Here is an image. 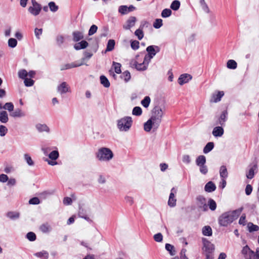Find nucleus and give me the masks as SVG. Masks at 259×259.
<instances>
[{"label":"nucleus","mask_w":259,"mask_h":259,"mask_svg":"<svg viewBox=\"0 0 259 259\" xmlns=\"http://www.w3.org/2000/svg\"><path fill=\"white\" fill-rule=\"evenodd\" d=\"M163 114V111L160 107H155L152 110L151 118L144 124V130L158 128L161 123Z\"/></svg>","instance_id":"1"},{"label":"nucleus","mask_w":259,"mask_h":259,"mask_svg":"<svg viewBox=\"0 0 259 259\" xmlns=\"http://www.w3.org/2000/svg\"><path fill=\"white\" fill-rule=\"evenodd\" d=\"M243 208L227 211L222 214L219 218V223L220 226L226 227L236 220L240 214Z\"/></svg>","instance_id":"2"},{"label":"nucleus","mask_w":259,"mask_h":259,"mask_svg":"<svg viewBox=\"0 0 259 259\" xmlns=\"http://www.w3.org/2000/svg\"><path fill=\"white\" fill-rule=\"evenodd\" d=\"M96 156L100 161H108L113 158V154L110 149L103 147L98 150Z\"/></svg>","instance_id":"3"},{"label":"nucleus","mask_w":259,"mask_h":259,"mask_svg":"<svg viewBox=\"0 0 259 259\" xmlns=\"http://www.w3.org/2000/svg\"><path fill=\"white\" fill-rule=\"evenodd\" d=\"M141 57V55L136 56L135 60L131 64L138 71H145L148 68L150 61L146 60V58L144 57L143 61L142 62V60H140Z\"/></svg>","instance_id":"4"},{"label":"nucleus","mask_w":259,"mask_h":259,"mask_svg":"<svg viewBox=\"0 0 259 259\" xmlns=\"http://www.w3.org/2000/svg\"><path fill=\"white\" fill-rule=\"evenodd\" d=\"M133 123V120L131 117L125 116L117 120V127L121 130L129 129Z\"/></svg>","instance_id":"5"},{"label":"nucleus","mask_w":259,"mask_h":259,"mask_svg":"<svg viewBox=\"0 0 259 259\" xmlns=\"http://www.w3.org/2000/svg\"><path fill=\"white\" fill-rule=\"evenodd\" d=\"M31 1L32 6L28 8V11L32 15L36 16L40 14L42 7L36 0H31Z\"/></svg>","instance_id":"6"},{"label":"nucleus","mask_w":259,"mask_h":259,"mask_svg":"<svg viewBox=\"0 0 259 259\" xmlns=\"http://www.w3.org/2000/svg\"><path fill=\"white\" fill-rule=\"evenodd\" d=\"M146 51L148 54L145 55L144 57L146 60L147 59L150 62L156 53L159 51V48L156 46H150L146 48Z\"/></svg>","instance_id":"7"},{"label":"nucleus","mask_w":259,"mask_h":259,"mask_svg":"<svg viewBox=\"0 0 259 259\" xmlns=\"http://www.w3.org/2000/svg\"><path fill=\"white\" fill-rule=\"evenodd\" d=\"M196 200L197 205L201 210L206 211L208 210L207 201L204 197L199 196L197 197Z\"/></svg>","instance_id":"8"},{"label":"nucleus","mask_w":259,"mask_h":259,"mask_svg":"<svg viewBox=\"0 0 259 259\" xmlns=\"http://www.w3.org/2000/svg\"><path fill=\"white\" fill-rule=\"evenodd\" d=\"M177 194V190L175 188H172L169 196L168 201V205L170 207H174L176 205L177 199L176 198V194Z\"/></svg>","instance_id":"9"},{"label":"nucleus","mask_w":259,"mask_h":259,"mask_svg":"<svg viewBox=\"0 0 259 259\" xmlns=\"http://www.w3.org/2000/svg\"><path fill=\"white\" fill-rule=\"evenodd\" d=\"M241 253L246 259H251L254 254V252L249 248L248 245L243 247Z\"/></svg>","instance_id":"10"},{"label":"nucleus","mask_w":259,"mask_h":259,"mask_svg":"<svg viewBox=\"0 0 259 259\" xmlns=\"http://www.w3.org/2000/svg\"><path fill=\"white\" fill-rule=\"evenodd\" d=\"M192 78L191 75L187 73H184L180 76L178 78V83L181 85L188 82Z\"/></svg>","instance_id":"11"},{"label":"nucleus","mask_w":259,"mask_h":259,"mask_svg":"<svg viewBox=\"0 0 259 259\" xmlns=\"http://www.w3.org/2000/svg\"><path fill=\"white\" fill-rule=\"evenodd\" d=\"M203 243L206 252L212 253L214 249V246L206 239H203Z\"/></svg>","instance_id":"12"},{"label":"nucleus","mask_w":259,"mask_h":259,"mask_svg":"<svg viewBox=\"0 0 259 259\" xmlns=\"http://www.w3.org/2000/svg\"><path fill=\"white\" fill-rule=\"evenodd\" d=\"M70 88L66 82H62L57 87L58 92L61 94H64L70 92Z\"/></svg>","instance_id":"13"},{"label":"nucleus","mask_w":259,"mask_h":259,"mask_svg":"<svg viewBox=\"0 0 259 259\" xmlns=\"http://www.w3.org/2000/svg\"><path fill=\"white\" fill-rule=\"evenodd\" d=\"M148 24V23L146 21H144L141 23L139 29H137L135 32V34L139 40H141L144 37V33L143 31V29L144 26Z\"/></svg>","instance_id":"14"},{"label":"nucleus","mask_w":259,"mask_h":259,"mask_svg":"<svg viewBox=\"0 0 259 259\" xmlns=\"http://www.w3.org/2000/svg\"><path fill=\"white\" fill-rule=\"evenodd\" d=\"M137 19L135 17H130L126 22V24L123 25V28L125 29H130L136 23Z\"/></svg>","instance_id":"15"},{"label":"nucleus","mask_w":259,"mask_h":259,"mask_svg":"<svg viewBox=\"0 0 259 259\" xmlns=\"http://www.w3.org/2000/svg\"><path fill=\"white\" fill-rule=\"evenodd\" d=\"M83 64V62H81L80 63H76L75 62H73L71 63H68V64H66L65 65H62L60 69H61V70L69 69H71L72 68L80 66L82 65Z\"/></svg>","instance_id":"16"},{"label":"nucleus","mask_w":259,"mask_h":259,"mask_svg":"<svg viewBox=\"0 0 259 259\" xmlns=\"http://www.w3.org/2000/svg\"><path fill=\"white\" fill-rule=\"evenodd\" d=\"M224 95V93L223 91H219L217 94H213L210 100V102L217 103L219 102Z\"/></svg>","instance_id":"17"},{"label":"nucleus","mask_w":259,"mask_h":259,"mask_svg":"<svg viewBox=\"0 0 259 259\" xmlns=\"http://www.w3.org/2000/svg\"><path fill=\"white\" fill-rule=\"evenodd\" d=\"M257 168L256 163H254L253 165L250 168L248 172L246 174V177L249 179H251L254 175V171Z\"/></svg>","instance_id":"18"},{"label":"nucleus","mask_w":259,"mask_h":259,"mask_svg":"<svg viewBox=\"0 0 259 259\" xmlns=\"http://www.w3.org/2000/svg\"><path fill=\"white\" fill-rule=\"evenodd\" d=\"M73 40L77 42L83 38V32L79 31H75L72 33Z\"/></svg>","instance_id":"19"},{"label":"nucleus","mask_w":259,"mask_h":259,"mask_svg":"<svg viewBox=\"0 0 259 259\" xmlns=\"http://www.w3.org/2000/svg\"><path fill=\"white\" fill-rule=\"evenodd\" d=\"M88 42L85 40H82L79 42L76 43L74 45V48L76 50L83 49L88 46Z\"/></svg>","instance_id":"20"},{"label":"nucleus","mask_w":259,"mask_h":259,"mask_svg":"<svg viewBox=\"0 0 259 259\" xmlns=\"http://www.w3.org/2000/svg\"><path fill=\"white\" fill-rule=\"evenodd\" d=\"M215 189L216 186L215 184L211 181L206 183L204 187L205 191L207 192H213L215 190Z\"/></svg>","instance_id":"21"},{"label":"nucleus","mask_w":259,"mask_h":259,"mask_svg":"<svg viewBox=\"0 0 259 259\" xmlns=\"http://www.w3.org/2000/svg\"><path fill=\"white\" fill-rule=\"evenodd\" d=\"M10 115L13 117H22L24 116V113L19 108L16 109L14 111H12L10 113Z\"/></svg>","instance_id":"22"},{"label":"nucleus","mask_w":259,"mask_h":259,"mask_svg":"<svg viewBox=\"0 0 259 259\" xmlns=\"http://www.w3.org/2000/svg\"><path fill=\"white\" fill-rule=\"evenodd\" d=\"M196 162L198 166L204 165L206 162L205 157L203 155L199 156L196 159Z\"/></svg>","instance_id":"23"},{"label":"nucleus","mask_w":259,"mask_h":259,"mask_svg":"<svg viewBox=\"0 0 259 259\" xmlns=\"http://www.w3.org/2000/svg\"><path fill=\"white\" fill-rule=\"evenodd\" d=\"M207 207L208 206L209 209L214 211L217 208V203L215 201L212 199H209L207 202Z\"/></svg>","instance_id":"24"},{"label":"nucleus","mask_w":259,"mask_h":259,"mask_svg":"<svg viewBox=\"0 0 259 259\" xmlns=\"http://www.w3.org/2000/svg\"><path fill=\"white\" fill-rule=\"evenodd\" d=\"M202 233L204 236H210L212 235V230L208 226H204L202 228Z\"/></svg>","instance_id":"25"},{"label":"nucleus","mask_w":259,"mask_h":259,"mask_svg":"<svg viewBox=\"0 0 259 259\" xmlns=\"http://www.w3.org/2000/svg\"><path fill=\"white\" fill-rule=\"evenodd\" d=\"M220 174L222 178L226 179L228 177V171L227 168L225 166L223 165L221 167L220 169Z\"/></svg>","instance_id":"26"},{"label":"nucleus","mask_w":259,"mask_h":259,"mask_svg":"<svg viewBox=\"0 0 259 259\" xmlns=\"http://www.w3.org/2000/svg\"><path fill=\"white\" fill-rule=\"evenodd\" d=\"M34 255L43 259H47L49 257V253L46 251H42L35 253Z\"/></svg>","instance_id":"27"},{"label":"nucleus","mask_w":259,"mask_h":259,"mask_svg":"<svg viewBox=\"0 0 259 259\" xmlns=\"http://www.w3.org/2000/svg\"><path fill=\"white\" fill-rule=\"evenodd\" d=\"M0 121L3 123L8 121V115L6 111H3L0 112Z\"/></svg>","instance_id":"28"},{"label":"nucleus","mask_w":259,"mask_h":259,"mask_svg":"<svg viewBox=\"0 0 259 259\" xmlns=\"http://www.w3.org/2000/svg\"><path fill=\"white\" fill-rule=\"evenodd\" d=\"M121 65L119 63L113 62L112 68L114 70L115 72L117 74H120L121 72Z\"/></svg>","instance_id":"29"},{"label":"nucleus","mask_w":259,"mask_h":259,"mask_svg":"<svg viewBox=\"0 0 259 259\" xmlns=\"http://www.w3.org/2000/svg\"><path fill=\"white\" fill-rule=\"evenodd\" d=\"M100 81L101 84L105 88H108L110 86L109 80L104 75H101L100 76Z\"/></svg>","instance_id":"30"},{"label":"nucleus","mask_w":259,"mask_h":259,"mask_svg":"<svg viewBox=\"0 0 259 259\" xmlns=\"http://www.w3.org/2000/svg\"><path fill=\"white\" fill-rule=\"evenodd\" d=\"M115 41L113 39H109L108 41L106 51H111L113 50L115 46Z\"/></svg>","instance_id":"31"},{"label":"nucleus","mask_w":259,"mask_h":259,"mask_svg":"<svg viewBox=\"0 0 259 259\" xmlns=\"http://www.w3.org/2000/svg\"><path fill=\"white\" fill-rule=\"evenodd\" d=\"M237 63L233 60H229L227 63V66L228 68L235 69L237 68Z\"/></svg>","instance_id":"32"},{"label":"nucleus","mask_w":259,"mask_h":259,"mask_svg":"<svg viewBox=\"0 0 259 259\" xmlns=\"http://www.w3.org/2000/svg\"><path fill=\"white\" fill-rule=\"evenodd\" d=\"M214 144L212 142L208 143L203 149V152L204 153H207L209 152L213 148Z\"/></svg>","instance_id":"33"},{"label":"nucleus","mask_w":259,"mask_h":259,"mask_svg":"<svg viewBox=\"0 0 259 259\" xmlns=\"http://www.w3.org/2000/svg\"><path fill=\"white\" fill-rule=\"evenodd\" d=\"M14 105L11 102L6 103L4 106H2V108L8 110L10 113L14 110Z\"/></svg>","instance_id":"34"},{"label":"nucleus","mask_w":259,"mask_h":259,"mask_svg":"<svg viewBox=\"0 0 259 259\" xmlns=\"http://www.w3.org/2000/svg\"><path fill=\"white\" fill-rule=\"evenodd\" d=\"M165 249L167 250L171 255H174L176 254V251L174 246L172 245L167 243L165 244Z\"/></svg>","instance_id":"35"},{"label":"nucleus","mask_w":259,"mask_h":259,"mask_svg":"<svg viewBox=\"0 0 259 259\" xmlns=\"http://www.w3.org/2000/svg\"><path fill=\"white\" fill-rule=\"evenodd\" d=\"M248 231L250 232L257 231L259 230V227L256 225H254L252 223H249L247 225Z\"/></svg>","instance_id":"36"},{"label":"nucleus","mask_w":259,"mask_h":259,"mask_svg":"<svg viewBox=\"0 0 259 259\" xmlns=\"http://www.w3.org/2000/svg\"><path fill=\"white\" fill-rule=\"evenodd\" d=\"M18 74L20 78L25 79L28 76V72L25 69H21L18 71Z\"/></svg>","instance_id":"37"},{"label":"nucleus","mask_w":259,"mask_h":259,"mask_svg":"<svg viewBox=\"0 0 259 259\" xmlns=\"http://www.w3.org/2000/svg\"><path fill=\"white\" fill-rule=\"evenodd\" d=\"M180 6V2L179 1L175 0L173 1L170 5V8L174 10H178Z\"/></svg>","instance_id":"38"},{"label":"nucleus","mask_w":259,"mask_h":259,"mask_svg":"<svg viewBox=\"0 0 259 259\" xmlns=\"http://www.w3.org/2000/svg\"><path fill=\"white\" fill-rule=\"evenodd\" d=\"M150 98L149 96H146L141 101V104L145 108H147L150 103Z\"/></svg>","instance_id":"39"},{"label":"nucleus","mask_w":259,"mask_h":259,"mask_svg":"<svg viewBox=\"0 0 259 259\" xmlns=\"http://www.w3.org/2000/svg\"><path fill=\"white\" fill-rule=\"evenodd\" d=\"M51 229L50 226L47 223L42 224L40 227V230L44 233L49 232L51 230Z\"/></svg>","instance_id":"40"},{"label":"nucleus","mask_w":259,"mask_h":259,"mask_svg":"<svg viewBox=\"0 0 259 259\" xmlns=\"http://www.w3.org/2000/svg\"><path fill=\"white\" fill-rule=\"evenodd\" d=\"M121 77L124 79L125 82H127L131 79V74L129 71H125L122 73Z\"/></svg>","instance_id":"41"},{"label":"nucleus","mask_w":259,"mask_h":259,"mask_svg":"<svg viewBox=\"0 0 259 259\" xmlns=\"http://www.w3.org/2000/svg\"><path fill=\"white\" fill-rule=\"evenodd\" d=\"M50 10L53 12H56L58 10V6L53 2H51L48 4Z\"/></svg>","instance_id":"42"},{"label":"nucleus","mask_w":259,"mask_h":259,"mask_svg":"<svg viewBox=\"0 0 259 259\" xmlns=\"http://www.w3.org/2000/svg\"><path fill=\"white\" fill-rule=\"evenodd\" d=\"M58 157L59 152L56 150L52 151L49 155V157L53 160H56Z\"/></svg>","instance_id":"43"},{"label":"nucleus","mask_w":259,"mask_h":259,"mask_svg":"<svg viewBox=\"0 0 259 259\" xmlns=\"http://www.w3.org/2000/svg\"><path fill=\"white\" fill-rule=\"evenodd\" d=\"M142 110L141 107L137 106L134 108L132 111V114L134 115L140 116L142 114Z\"/></svg>","instance_id":"44"},{"label":"nucleus","mask_w":259,"mask_h":259,"mask_svg":"<svg viewBox=\"0 0 259 259\" xmlns=\"http://www.w3.org/2000/svg\"><path fill=\"white\" fill-rule=\"evenodd\" d=\"M8 43L9 47L14 48L16 47L17 45V41L15 38H11L8 40Z\"/></svg>","instance_id":"45"},{"label":"nucleus","mask_w":259,"mask_h":259,"mask_svg":"<svg viewBox=\"0 0 259 259\" xmlns=\"http://www.w3.org/2000/svg\"><path fill=\"white\" fill-rule=\"evenodd\" d=\"M200 3L203 11L207 13H209L210 11L209 9L207 4H206L205 1L200 0Z\"/></svg>","instance_id":"46"},{"label":"nucleus","mask_w":259,"mask_h":259,"mask_svg":"<svg viewBox=\"0 0 259 259\" xmlns=\"http://www.w3.org/2000/svg\"><path fill=\"white\" fill-rule=\"evenodd\" d=\"M24 159L29 166H33L34 165L33 161L28 154H24Z\"/></svg>","instance_id":"47"},{"label":"nucleus","mask_w":259,"mask_h":259,"mask_svg":"<svg viewBox=\"0 0 259 259\" xmlns=\"http://www.w3.org/2000/svg\"><path fill=\"white\" fill-rule=\"evenodd\" d=\"M171 14V11L169 9H164L161 13V16L163 18H166L170 16Z\"/></svg>","instance_id":"48"},{"label":"nucleus","mask_w":259,"mask_h":259,"mask_svg":"<svg viewBox=\"0 0 259 259\" xmlns=\"http://www.w3.org/2000/svg\"><path fill=\"white\" fill-rule=\"evenodd\" d=\"M7 216L11 219H14L19 218V214L16 212L10 211L7 213Z\"/></svg>","instance_id":"49"},{"label":"nucleus","mask_w":259,"mask_h":259,"mask_svg":"<svg viewBox=\"0 0 259 259\" xmlns=\"http://www.w3.org/2000/svg\"><path fill=\"white\" fill-rule=\"evenodd\" d=\"M227 112L226 111H224L221 115V116L219 118V122L221 124H223V123L225 121V120L227 118Z\"/></svg>","instance_id":"50"},{"label":"nucleus","mask_w":259,"mask_h":259,"mask_svg":"<svg viewBox=\"0 0 259 259\" xmlns=\"http://www.w3.org/2000/svg\"><path fill=\"white\" fill-rule=\"evenodd\" d=\"M36 130H49V127L45 123H38L35 125Z\"/></svg>","instance_id":"51"},{"label":"nucleus","mask_w":259,"mask_h":259,"mask_svg":"<svg viewBox=\"0 0 259 259\" xmlns=\"http://www.w3.org/2000/svg\"><path fill=\"white\" fill-rule=\"evenodd\" d=\"M98 29V27L96 25H93L90 27L89 31V35L91 36L95 34Z\"/></svg>","instance_id":"52"},{"label":"nucleus","mask_w":259,"mask_h":259,"mask_svg":"<svg viewBox=\"0 0 259 259\" xmlns=\"http://www.w3.org/2000/svg\"><path fill=\"white\" fill-rule=\"evenodd\" d=\"M162 25V20L160 19H157L153 23V27L155 28H159Z\"/></svg>","instance_id":"53"},{"label":"nucleus","mask_w":259,"mask_h":259,"mask_svg":"<svg viewBox=\"0 0 259 259\" xmlns=\"http://www.w3.org/2000/svg\"><path fill=\"white\" fill-rule=\"evenodd\" d=\"M34 80L30 78H25L24 80V83L25 86L26 87H31L34 84Z\"/></svg>","instance_id":"54"},{"label":"nucleus","mask_w":259,"mask_h":259,"mask_svg":"<svg viewBox=\"0 0 259 259\" xmlns=\"http://www.w3.org/2000/svg\"><path fill=\"white\" fill-rule=\"evenodd\" d=\"M131 46L133 50H136L139 48V42L137 40H132L131 42Z\"/></svg>","instance_id":"55"},{"label":"nucleus","mask_w":259,"mask_h":259,"mask_svg":"<svg viewBox=\"0 0 259 259\" xmlns=\"http://www.w3.org/2000/svg\"><path fill=\"white\" fill-rule=\"evenodd\" d=\"M26 236L27 238L31 241H34L36 239L35 234L32 232L28 233Z\"/></svg>","instance_id":"56"},{"label":"nucleus","mask_w":259,"mask_h":259,"mask_svg":"<svg viewBox=\"0 0 259 259\" xmlns=\"http://www.w3.org/2000/svg\"><path fill=\"white\" fill-rule=\"evenodd\" d=\"M118 11L122 14H126L128 13L127 7L126 6H121L119 8Z\"/></svg>","instance_id":"57"},{"label":"nucleus","mask_w":259,"mask_h":259,"mask_svg":"<svg viewBox=\"0 0 259 259\" xmlns=\"http://www.w3.org/2000/svg\"><path fill=\"white\" fill-rule=\"evenodd\" d=\"M154 239L156 242H161L163 239V236L160 233H157L154 236Z\"/></svg>","instance_id":"58"},{"label":"nucleus","mask_w":259,"mask_h":259,"mask_svg":"<svg viewBox=\"0 0 259 259\" xmlns=\"http://www.w3.org/2000/svg\"><path fill=\"white\" fill-rule=\"evenodd\" d=\"M30 204H38L40 203L39 199L37 197H33L29 201Z\"/></svg>","instance_id":"59"},{"label":"nucleus","mask_w":259,"mask_h":259,"mask_svg":"<svg viewBox=\"0 0 259 259\" xmlns=\"http://www.w3.org/2000/svg\"><path fill=\"white\" fill-rule=\"evenodd\" d=\"M42 32V30L41 28L38 29V28H36L34 30L35 35L36 37V38L38 39H39L40 35H41Z\"/></svg>","instance_id":"60"},{"label":"nucleus","mask_w":259,"mask_h":259,"mask_svg":"<svg viewBox=\"0 0 259 259\" xmlns=\"http://www.w3.org/2000/svg\"><path fill=\"white\" fill-rule=\"evenodd\" d=\"M224 134V131H212V135L215 137H221Z\"/></svg>","instance_id":"61"},{"label":"nucleus","mask_w":259,"mask_h":259,"mask_svg":"<svg viewBox=\"0 0 259 259\" xmlns=\"http://www.w3.org/2000/svg\"><path fill=\"white\" fill-rule=\"evenodd\" d=\"M252 191V186L249 184L247 185L246 186V188H245L246 194L247 195H249L251 193Z\"/></svg>","instance_id":"62"},{"label":"nucleus","mask_w":259,"mask_h":259,"mask_svg":"<svg viewBox=\"0 0 259 259\" xmlns=\"http://www.w3.org/2000/svg\"><path fill=\"white\" fill-rule=\"evenodd\" d=\"M239 223L240 225H245L246 224V216L242 214L239 220Z\"/></svg>","instance_id":"63"},{"label":"nucleus","mask_w":259,"mask_h":259,"mask_svg":"<svg viewBox=\"0 0 259 259\" xmlns=\"http://www.w3.org/2000/svg\"><path fill=\"white\" fill-rule=\"evenodd\" d=\"M8 180V177L5 174L0 175V182L5 183Z\"/></svg>","instance_id":"64"}]
</instances>
